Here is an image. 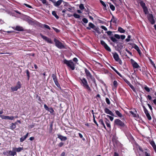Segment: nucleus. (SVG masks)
I'll return each mask as SVG.
<instances>
[{
  "mask_svg": "<svg viewBox=\"0 0 156 156\" xmlns=\"http://www.w3.org/2000/svg\"><path fill=\"white\" fill-rule=\"evenodd\" d=\"M80 80L81 81L80 83L81 85L88 91H90L91 89L88 84L87 80L85 78H82L80 79Z\"/></svg>",
  "mask_w": 156,
  "mask_h": 156,
  "instance_id": "nucleus-1",
  "label": "nucleus"
},
{
  "mask_svg": "<svg viewBox=\"0 0 156 156\" xmlns=\"http://www.w3.org/2000/svg\"><path fill=\"white\" fill-rule=\"evenodd\" d=\"M64 64H66L71 70H73L75 69V65L73 62L71 60H67L65 59L63 61Z\"/></svg>",
  "mask_w": 156,
  "mask_h": 156,
  "instance_id": "nucleus-2",
  "label": "nucleus"
},
{
  "mask_svg": "<svg viewBox=\"0 0 156 156\" xmlns=\"http://www.w3.org/2000/svg\"><path fill=\"white\" fill-rule=\"evenodd\" d=\"M114 126L121 127H126L124 123L119 119H116L114 121Z\"/></svg>",
  "mask_w": 156,
  "mask_h": 156,
  "instance_id": "nucleus-3",
  "label": "nucleus"
},
{
  "mask_svg": "<svg viewBox=\"0 0 156 156\" xmlns=\"http://www.w3.org/2000/svg\"><path fill=\"white\" fill-rule=\"evenodd\" d=\"M85 72L86 74L87 78L88 80V81H89L90 80L94 81V82L95 81V79L94 77L92 76L91 74L90 73L89 71L86 68H85L84 69Z\"/></svg>",
  "mask_w": 156,
  "mask_h": 156,
  "instance_id": "nucleus-4",
  "label": "nucleus"
},
{
  "mask_svg": "<svg viewBox=\"0 0 156 156\" xmlns=\"http://www.w3.org/2000/svg\"><path fill=\"white\" fill-rule=\"evenodd\" d=\"M54 41L55 43V45L58 48L62 49L64 48L65 47L62 44L55 38L54 39Z\"/></svg>",
  "mask_w": 156,
  "mask_h": 156,
  "instance_id": "nucleus-5",
  "label": "nucleus"
},
{
  "mask_svg": "<svg viewBox=\"0 0 156 156\" xmlns=\"http://www.w3.org/2000/svg\"><path fill=\"white\" fill-rule=\"evenodd\" d=\"M112 54L113 55V57L115 61L118 62L120 65H122V62L119 58L118 54L116 52L114 53H112Z\"/></svg>",
  "mask_w": 156,
  "mask_h": 156,
  "instance_id": "nucleus-6",
  "label": "nucleus"
},
{
  "mask_svg": "<svg viewBox=\"0 0 156 156\" xmlns=\"http://www.w3.org/2000/svg\"><path fill=\"white\" fill-rule=\"evenodd\" d=\"M21 86V83L20 81H18L15 87H11V88L12 91H16L19 89L20 88Z\"/></svg>",
  "mask_w": 156,
  "mask_h": 156,
  "instance_id": "nucleus-7",
  "label": "nucleus"
},
{
  "mask_svg": "<svg viewBox=\"0 0 156 156\" xmlns=\"http://www.w3.org/2000/svg\"><path fill=\"white\" fill-rule=\"evenodd\" d=\"M51 76L56 85L58 87H60V85L58 81L57 77L56 74H52Z\"/></svg>",
  "mask_w": 156,
  "mask_h": 156,
  "instance_id": "nucleus-8",
  "label": "nucleus"
},
{
  "mask_svg": "<svg viewBox=\"0 0 156 156\" xmlns=\"http://www.w3.org/2000/svg\"><path fill=\"white\" fill-rule=\"evenodd\" d=\"M50 1L53 3V5L55 6L56 7L59 6L63 2L62 0H59L57 2H56L55 0H50Z\"/></svg>",
  "mask_w": 156,
  "mask_h": 156,
  "instance_id": "nucleus-9",
  "label": "nucleus"
},
{
  "mask_svg": "<svg viewBox=\"0 0 156 156\" xmlns=\"http://www.w3.org/2000/svg\"><path fill=\"white\" fill-rule=\"evenodd\" d=\"M40 36L41 38L43 39L45 41H46V42H47L48 43H50V44H52L53 43V41L51 40V39L46 37V36L43 35L42 34H41Z\"/></svg>",
  "mask_w": 156,
  "mask_h": 156,
  "instance_id": "nucleus-10",
  "label": "nucleus"
},
{
  "mask_svg": "<svg viewBox=\"0 0 156 156\" xmlns=\"http://www.w3.org/2000/svg\"><path fill=\"white\" fill-rule=\"evenodd\" d=\"M123 79L125 82L130 87L134 92H136V90L134 87L131 84L130 82L127 80L125 78L123 77Z\"/></svg>",
  "mask_w": 156,
  "mask_h": 156,
  "instance_id": "nucleus-11",
  "label": "nucleus"
},
{
  "mask_svg": "<svg viewBox=\"0 0 156 156\" xmlns=\"http://www.w3.org/2000/svg\"><path fill=\"white\" fill-rule=\"evenodd\" d=\"M101 44L105 48L109 51H111V49L107 44L103 40L101 41Z\"/></svg>",
  "mask_w": 156,
  "mask_h": 156,
  "instance_id": "nucleus-12",
  "label": "nucleus"
},
{
  "mask_svg": "<svg viewBox=\"0 0 156 156\" xmlns=\"http://www.w3.org/2000/svg\"><path fill=\"white\" fill-rule=\"evenodd\" d=\"M0 117L2 119H9L12 120L14 119V117L12 116H4L3 115H0Z\"/></svg>",
  "mask_w": 156,
  "mask_h": 156,
  "instance_id": "nucleus-13",
  "label": "nucleus"
},
{
  "mask_svg": "<svg viewBox=\"0 0 156 156\" xmlns=\"http://www.w3.org/2000/svg\"><path fill=\"white\" fill-rule=\"evenodd\" d=\"M148 20L152 24H154L155 21L152 14H149L148 16Z\"/></svg>",
  "mask_w": 156,
  "mask_h": 156,
  "instance_id": "nucleus-14",
  "label": "nucleus"
},
{
  "mask_svg": "<svg viewBox=\"0 0 156 156\" xmlns=\"http://www.w3.org/2000/svg\"><path fill=\"white\" fill-rule=\"evenodd\" d=\"M129 112L132 115L133 117L137 118H139V115L137 114V112L136 110L134 109V112L130 111H129Z\"/></svg>",
  "mask_w": 156,
  "mask_h": 156,
  "instance_id": "nucleus-15",
  "label": "nucleus"
},
{
  "mask_svg": "<svg viewBox=\"0 0 156 156\" xmlns=\"http://www.w3.org/2000/svg\"><path fill=\"white\" fill-rule=\"evenodd\" d=\"M104 111L106 113L111 115L112 116H115L114 114L108 108H105L104 109Z\"/></svg>",
  "mask_w": 156,
  "mask_h": 156,
  "instance_id": "nucleus-16",
  "label": "nucleus"
},
{
  "mask_svg": "<svg viewBox=\"0 0 156 156\" xmlns=\"http://www.w3.org/2000/svg\"><path fill=\"white\" fill-rule=\"evenodd\" d=\"M131 63L133 68L137 69L139 67V65L136 62L132 59H131Z\"/></svg>",
  "mask_w": 156,
  "mask_h": 156,
  "instance_id": "nucleus-17",
  "label": "nucleus"
},
{
  "mask_svg": "<svg viewBox=\"0 0 156 156\" xmlns=\"http://www.w3.org/2000/svg\"><path fill=\"white\" fill-rule=\"evenodd\" d=\"M114 37L117 39H119L121 38V39L123 40L125 38L126 36L124 35H122L120 36L118 34H115L114 35Z\"/></svg>",
  "mask_w": 156,
  "mask_h": 156,
  "instance_id": "nucleus-18",
  "label": "nucleus"
},
{
  "mask_svg": "<svg viewBox=\"0 0 156 156\" xmlns=\"http://www.w3.org/2000/svg\"><path fill=\"white\" fill-rule=\"evenodd\" d=\"M105 122L106 124V125L107 126V127L109 129H110L111 128V126L110 125V123L109 122V120L106 118L105 119Z\"/></svg>",
  "mask_w": 156,
  "mask_h": 156,
  "instance_id": "nucleus-19",
  "label": "nucleus"
},
{
  "mask_svg": "<svg viewBox=\"0 0 156 156\" xmlns=\"http://www.w3.org/2000/svg\"><path fill=\"white\" fill-rule=\"evenodd\" d=\"M58 138L61 141H65L67 140V138L60 134H57Z\"/></svg>",
  "mask_w": 156,
  "mask_h": 156,
  "instance_id": "nucleus-20",
  "label": "nucleus"
},
{
  "mask_svg": "<svg viewBox=\"0 0 156 156\" xmlns=\"http://www.w3.org/2000/svg\"><path fill=\"white\" fill-rule=\"evenodd\" d=\"M116 115L119 118H122L123 116L122 114L118 110H114Z\"/></svg>",
  "mask_w": 156,
  "mask_h": 156,
  "instance_id": "nucleus-21",
  "label": "nucleus"
},
{
  "mask_svg": "<svg viewBox=\"0 0 156 156\" xmlns=\"http://www.w3.org/2000/svg\"><path fill=\"white\" fill-rule=\"evenodd\" d=\"M89 27H87L86 28L87 29L89 30H90L91 28L94 29V28L96 27V26L91 23H89Z\"/></svg>",
  "mask_w": 156,
  "mask_h": 156,
  "instance_id": "nucleus-22",
  "label": "nucleus"
},
{
  "mask_svg": "<svg viewBox=\"0 0 156 156\" xmlns=\"http://www.w3.org/2000/svg\"><path fill=\"white\" fill-rule=\"evenodd\" d=\"M151 145L152 146V147H153L155 152L156 153V145L153 141H151L150 143Z\"/></svg>",
  "mask_w": 156,
  "mask_h": 156,
  "instance_id": "nucleus-23",
  "label": "nucleus"
},
{
  "mask_svg": "<svg viewBox=\"0 0 156 156\" xmlns=\"http://www.w3.org/2000/svg\"><path fill=\"white\" fill-rule=\"evenodd\" d=\"M29 133H27V134L23 137H21L20 139V141L21 142H23L28 136Z\"/></svg>",
  "mask_w": 156,
  "mask_h": 156,
  "instance_id": "nucleus-24",
  "label": "nucleus"
},
{
  "mask_svg": "<svg viewBox=\"0 0 156 156\" xmlns=\"http://www.w3.org/2000/svg\"><path fill=\"white\" fill-rule=\"evenodd\" d=\"M111 69H113L119 76L120 77L122 78V76L121 75V74L113 66H111Z\"/></svg>",
  "mask_w": 156,
  "mask_h": 156,
  "instance_id": "nucleus-25",
  "label": "nucleus"
},
{
  "mask_svg": "<svg viewBox=\"0 0 156 156\" xmlns=\"http://www.w3.org/2000/svg\"><path fill=\"white\" fill-rule=\"evenodd\" d=\"M15 30L20 31H23V27L19 26H16L15 29Z\"/></svg>",
  "mask_w": 156,
  "mask_h": 156,
  "instance_id": "nucleus-26",
  "label": "nucleus"
},
{
  "mask_svg": "<svg viewBox=\"0 0 156 156\" xmlns=\"http://www.w3.org/2000/svg\"><path fill=\"white\" fill-rule=\"evenodd\" d=\"M16 154V152H15L13 148L12 151H9V155L14 156Z\"/></svg>",
  "mask_w": 156,
  "mask_h": 156,
  "instance_id": "nucleus-27",
  "label": "nucleus"
},
{
  "mask_svg": "<svg viewBox=\"0 0 156 156\" xmlns=\"http://www.w3.org/2000/svg\"><path fill=\"white\" fill-rule=\"evenodd\" d=\"M15 152H19L23 150V147H19L18 148H13Z\"/></svg>",
  "mask_w": 156,
  "mask_h": 156,
  "instance_id": "nucleus-28",
  "label": "nucleus"
},
{
  "mask_svg": "<svg viewBox=\"0 0 156 156\" xmlns=\"http://www.w3.org/2000/svg\"><path fill=\"white\" fill-rule=\"evenodd\" d=\"M134 48L137 51L138 53L140 55L141 53V52L139 47L137 45H135Z\"/></svg>",
  "mask_w": 156,
  "mask_h": 156,
  "instance_id": "nucleus-29",
  "label": "nucleus"
},
{
  "mask_svg": "<svg viewBox=\"0 0 156 156\" xmlns=\"http://www.w3.org/2000/svg\"><path fill=\"white\" fill-rule=\"evenodd\" d=\"M99 122L100 124L102 125L105 129H106V126L105 125V124L104 123V122L103 121V120L102 119H100L99 120Z\"/></svg>",
  "mask_w": 156,
  "mask_h": 156,
  "instance_id": "nucleus-30",
  "label": "nucleus"
},
{
  "mask_svg": "<svg viewBox=\"0 0 156 156\" xmlns=\"http://www.w3.org/2000/svg\"><path fill=\"white\" fill-rule=\"evenodd\" d=\"M118 30L121 33H123L125 32V30H124L122 28L119 27L118 28Z\"/></svg>",
  "mask_w": 156,
  "mask_h": 156,
  "instance_id": "nucleus-31",
  "label": "nucleus"
},
{
  "mask_svg": "<svg viewBox=\"0 0 156 156\" xmlns=\"http://www.w3.org/2000/svg\"><path fill=\"white\" fill-rule=\"evenodd\" d=\"M117 19L116 18L114 17L113 16L112 17L110 22H112L113 23H116L117 21Z\"/></svg>",
  "mask_w": 156,
  "mask_h": 156,
  "instance_id": "nucleus-32",
  "label": "nucleus"
},
{
  "mask_svg": "<svg viewBox=\"0 0 156 156\" xmlns=\"http://www.w3.org/2000/svg\"><path fill=\"white\" fill-rule=\"evenodd\" d=\"M96 31V32L98 33V34H100L101 33L100 30L99 29V28L98 27H95L94 29Z\"/></svg>",
  "mask_w": 156,
  "mask_h": 156,
  "instance_id": "nucleus-33",
  "label": "nucleus"
},
{
  "mask_svg": "<svg viewBox=\"0 0 156 156\" xmlns=\"http://www.w3.org/2000/svg\"><path fill=\"white\" fill-rule=\"evenodd\" d=\"M140 3L141 6L142 7V8H144V7H146V4L143 1H140Z\"/></svg>",
  "mask_w": 156,
  "mask_h": 156,
  "instance_id": "nucleus-34",
  "label": "nucleus"
},
{
  "mask_svg": "<svg viewBox=\"0 0 156 156\" xmlns=\"http://www.w3.org/2000/svg\"><path fill=\"white\" fill-rule=\"evenodd\" d=\"M16 123H12L11 124V125L10 126V129H15L16 127Z\"/></svg>",
  "mask_w": 156,
  "mask_h": 156,
  "instance_id": "nucleus-35",
  "label": "nucleus"
},
{
  "mask_svg": "<svg viewBox=\"0 0 156 156\" xmlns=\"http://www.w3.org/2000/svg\"><path fill=\"white\" fill-rule=\"evenodd\" d=\"M52 15L54 16L57 19H58L59 17L57 15L55 11H53L52 12Z\"/></svg>",
  "mask_w": 156,
  "mask_h": 156,
  "instance_id": "nucleus-36",
  "label": "nucleus"
},
{
  "mask_svg": "<svg viewBox=\"0 0 156 156\" xmlns=\"http://www.w3.org/2000/svg\"><path fill=\"white\" fill-rule=\"evenodd\" d=\"M143 108L144 109V112L145 114H146V115H147L149 114V113L148 112L146 108L144 106H143Z\"/></svg>",
  "mask_w": 156,
  "mask_h": 156,
  "instance_id": "nucleus-37",
  "label": "nucleus"
},
{
  "mask_svg": "<svg viewBox=\"0 0 156 156\" xmlns=\"http://www.w3.org/2000/svg\"><path fill=\"white\" fill-rule=\"evenodd\" d=\"M26 74H27V79H28V80H29L30 77V72H29L28 70L27 69V70H26Z\"/></svg>",
  "mask_w": 156,
  "mask_h": 156,
  "instance_id": "nucleus-38",
  "label": "nucleus"
},
{
  "mask_svg": "<svg viewBox=\"0 0 156 156\" xmlns=\"http://www.w3.org/2000/svg\"><path fill=\"white\" fill-rule=\"evenodd\" d=\"M118 85V83L116 80H114L113 81V86L114 87L116 88Z\"/></svg>",
  "mask_w": 156,
  "mask_h": 156,
  "instance_id": "nucleus-39",
  "label": "nucleus"
},
{
  "mask_svg": "<svg viewBox=\"0 0 156 156\" xmlns=\"http://www.w3.org/2000/svg\"><path fill=\"white\" fill-rule=\"evenodd\" d=\"M3 154L5 155L8 156L9 155V151H4Z\"/></svg>",
  "mask_w": 156,
  "mask_h": 156,
  "instance_id": "nucleus-40",
  "label": "nucleus"
},
{
  "mask_svg": "<svg viewBox=\"0 0 156 156\" xmlns=\"http://www.w3.org/2000/svg\"><path fill=\"white\" fill-rule=\"evenodd\" d=\"M111 40L113 42H116L117 41V39H116V38L114 37H110Z\"/></svg>",
  "mask_w": 156,
  "mask_h": 156,
  "instance_id": "nucleus-41",
  "label": "nucleus"
},
{
  "mask_svg": "<svg viewBox=\"0 0 156 156\" xmlns=\"http://www.w3.org/2000/svg\"><path fill=\"white\" fill-rule=\"evenodd\" d=\"M143 9L144 10V11L145 13V14H147L148 13V11L147 7L143 8Z\"/></svg>",
  "mask_w": 156,
  "mask_h": 156,
  "instance_id": "nucleus-42",
  "label": "nucleus"
},
{
  "mask_svg": "<svg viewBox=\"0 0 156 156\" xmlns=\"http://www.w3.org/2000/svg\"><path fill=\"white\" fill-rule=\"evenodd\" d=\"M48 111L50 113L52 114H53L54 112V110L52 108H49Z\"/></svg>",
  "mask_w": 156,
  "mask_h": 156,
  "instance_id": "nucleus-43",
  "label": "nucleus"
},
{
  "mask_svg": "<svg viewBox=\"0 0 156 156\" xmlns=\"http://www.w3.org/2000/svg\"><path fill=\"white\" fill-rule=\"evenodd\" d=\"M73 16L76 18H80V16L76 13H74L73 15Z\"/></svg>",
  "mask_w": 156,
  "mask_h": 156,
  "instance_id": "nucleus-44",
  "label": "nucleus"
},
{
  "mask_svg": "<svg viewBox=\"0 0 156 156\" xmlns=\"http://www.w3.org/2000/svg\"><path fill=\"white\" fill-rule=\"evenodd\" d=\"M110 8L113 11L115 10V7L112 4H111L110 5Z\"/></svg>",
  "mask_w": 156,
  "mask_h": 156,
  "instance_id": "nucleus-45",
  "label": "nucleus"
},
{
  "mask_svg": "<svg viewBox=\"0 0 156 156\" xmlns=\"http://www.w3.org/2000/svg\"><path fill=\"white\" fill-rule=\"evenodd\" d=\"M144 89L147 92H149L150 91V88L148 87L147 86H146L144 87Z\"/></svg>",
  "mask_w": 156,
  "mask_h": 156,
  "instance_id": "nucleus-46",
  "label": "nucleus"
},
{
  "mask_svg": "<svg viewBox=\"0 0 156 156\" xmlns=\"http://www.w3.org/2000/svg\"><path fill=\"white\" fill-rule=\"evenodd\" d=\"M105 101L108 104L110 105V100L108 98H106Z\"/></svg>",
  "mask_w": 156,
  "mask_h": 156,
  "instance_id": "nucleus-47",
  "label": "nucleus"
},
{
  "mask_svg": "<svg viewBox=\"0 0 156 156\" xmlns=\"http://www.w3.org/2000/svg\"><path fill=\"white\" fill-rule=\"evenodd\" d=\"M82 21L85 23H87L88 22V20L86 18H83L82 19Z\"/></svg>",
  "mask_w": 156,
  "mask_h": 156,
  "instance_id": "nucleus-48",
  "label": "nucleus"
},
{
  "mask_svg": "<svg viewBox=\"0 0 156 156\" xmlns=\"http://www.w3.org/2000/svg\"><path fill=\"white\" fill-rule=\"evenodd\" d=\"M79 8L81 10H83L84 9V7L83 6V5L82 4H80L79 6Z\"/></svg>",
  "mask_w": 156,
  "mask_h": 156,
  "instance_id": "nucleus-49",
  "label": "nucleus"
},
{
  "mask_svg": "<svg viewBox=\"0 0 156 156\" xmlns=\"http://www.w3.org/2000/svg\"><path fill=\"white\" fill-rule=\"evenodd\" d=\"M107 116L109 118L110 120L111 121H113L114 118L113 117L111 116L110 115H107Z\"/></svg>",
  "mask_w": 156,
  "mask_h": 156,
  "instance_id": "nucleus-50",
  "label": "nucleus"
},
{
  "mask_svg": "<svg viewBox=\"0 0 156 156\" xmlns=\"http://www.w3.org/2000/svg\"><path fill=\"white\" fill-rule=\"evenodd\" d=\"M78 134L79 135L80 137L81 138H82V140H85L84 138L83 137L81 133H79Z\"/></svg>",
  "mask_w": 156,
  "mask_h": 156,
  "instance_id": "nucleus-51",
  "label": "nucleus"
},
{
  "mask_svg": "<svg viewBox=\"0 0 156 156\" xmlns=\"http://www.w3.org/2000/svg\"><path fill=\"white\" fill-rule=\"evenodd\" d=\"M146 115L148 119L149 120H150L151 119V117L149 114L147 115Z\"/></svg>",
  "mask_w": 156,
  "mask_h": 156,
  "instance_id": "nucleus-52",
  "label": "nucleus"
},
{
  "mask_svg": "<svg viewBox=\"0 0 156 156\" xmlns=\"http://www.w3.org/2000/svg\"><path fill=\"white\" fill-rule=\"evenodd\" d=\"M101 3L102 4V5L105 7H106V5L105 3L103 1H102L101 0L100 1Z\"/></svg>",
  "mask_w": 156,
  "mask_h": 156,
  "instance_id": "nucleus-53",
  "label": "nucleus"
},
{
  "mask_svg": "<svg viewBox=\"0 0 156 156\" xmlns=\"http://www.w3.org/2000/svg\"><path fill=\"white\" fill-rule=\"evenodd\" d=\"M43 26L45 28L48 29L49 30H50L51 29L50 27L48 25L46 24H44L43 25Z\"/></svg>",
  "mask_w": 156,
  "mask_h": 156,
  "instance_id": "nucleus-54",
  "label": "nucleus"
},
{
  "mask_svg": "<svg viewBox=\"0 0 156 156\" xmlns=\"http://www.w3.org/2000/svg\"><path fill=\"white\" fill-rule=\"evenodd\" d=\"M64 143L62 142H61L60 143L58 144V146L59 147H62V146H63V145H64Z\"/></svg>",
  "mask_w": 156,
  "mask_h": 156,
  "instance_id": "nucleus-55",
  "label": "nucleus"
},
{
  "mask_svg": "<svg viewBox=\"0 0 156 156\" xmlns=\"http://www.w3.org/2000/svg\"><path fill=\"white\" fill-rule=\"evenodd\" d=\"M24 5L29 8H32V7L30 5H28L27 4L24 3Z\"/></svg>",
  "mask_w": 156,
  "mask_h": 156,
  "instance_id": "nucleus-56",
  "label": "nucleus"
},
{
  "mask_svg": "<svg viewBox=\"0 0 156 156\" xmlns=\"http://www.w3.org/2000/svg\"><path fill=\"white\" fill-rule=\"evenodd\" d=\"M101 27L102 28V29L104 30H105L106 31L107 30V28L104 26H101Z\"/></svg>",
  "mask_w": 156,
  "mask_h": 156,
  "instance_id": "nucleus-57",
  "label": "nucleus"
},
{
  "mask_svg": "<svg viewBox=\"0 0 156 156\" xmlns=\"http://www.w3.org/2000/svg\"><path fill=\"white\" fill-rule=\"evenodd\" d=\"M147 99H149L150 100H151L152 99V98L151 96L150 95H148L147 96Z\"/></svg>",
  "mask_w": 156,
  "mask_h": 156,
  "instance_id": "nucleus-58",
  "label": "nucleus"
},
{
  "mask_svg": "<svg viewBox=\"0 0 156 156\" xmlns=\"http://www.w3.org/2000/svg\"><path fill=\"white\" fill-rule=\"evenodd\" d=\"M130 38V36L129 35L127 37V38L126 39V41L127 42L129 41H130L129 38Z\"/></svg>",
  "mask_w": 156,
  "mask_h": 156,
  "instance_id": "nucleus-59",
  "label": "nucleus"
},
{
  "mask_svg": "<svg viewBox=\"0 0 156 156\" xmlns=\"http://www.w3.org/2000/svg\"><path fill=\"white\" fill-rule=\"evenodd\" d=\"M126 51L130 55L132 56V54L131 52H130L127 49H126Z\"/></svg>",
  "mask_w": 156,
  "mask_h": 156,
  "instance_id": "nucleus-60",
  "label": "nucleus"
},
{
  "mask_svg": "<svg viewBox=\"0 0 156 156\" xmlns=\"http://www.w3.org/2000/svg\"><path fill=\"white\" fill-rule=\"evenodd\" d=\"M52 28L57 33H58L59 32V30L58 29L54 27H53Z\"/></svg>",
  "mask_w": 156,
  "mask_h": 156,
  "instance_id": "nucleus-61",
  "label": "nucleus"
},
{
  "mask_svg": "<svg viewBox=\"0 0 156 156\" xmlns=\"http://www.w3.org/2000/svg\"><path fill=\"white\" fill-rule=\"evenodd\" d=\"M73 61L74 62H75L76 63H77V62L78 61V59H77V58H74L73 59Z\"/></svg>",
  "mask_w": 156,
  "mask_h": 156,
  "instance_id": "nucleus-62",
  "label": "nucleus"
},
{
  "mask_svg": "<svg viewBox=\"0 0 156 156\" xmlns=\"http://www.w3.org/2000/svg\"><path fill=\"white\" fill-rule=\"evenodd\" d=\"M44 107L46 110H47L49 109V108L48 107L47 105L46 104L44 105Z\"/></svg>",
  "mask_w": 156,
  "mask_h": 156,
  "instance_id": "nucleus-63",
  "label": "nucleus"
},
{
  "mask_svg": "<svg viewBox=\"0 0 156 156\" xmlns=\"http://www.w3.org/2000/svg\"><path fill=\"white\" fill-rule=\"evenodd\" d=\"M147 105L149 107V108L151 110V111L152 110V107L149 104H147Z\"/></svg>",
  "mask_w": 156,
  "mask_h": 156,
  "instance_id": "nucleus-64",
  "label": "nucleus"
}]
</instances>
